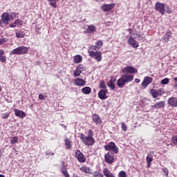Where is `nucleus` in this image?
Masks as SVG:
<instances>
[{"mask_svg": "<svg viewBox=\"0 0 177 177\" xmlns=\"http://www.w3.org/2000/svg\"><path fill=\"white\" fill-rule=\"evenodd\" d=\"M80 139L86 146H93L95 145V138H93V131L88 130L87 136L84 133L80 134Z\"/></svg>", "mask_w": 177, "mask_h": 177, "instance_id": "f257e3e1", "label": "nucleus"}, {"mask_svg": "<svg viewBox=\"0 0 177 177\" xmlns=\"http://www.w3.org/2000/svg\"><path fill=\"white\" fill-rule=\"evenodd\" d=\"M133 81V75L131 74L122 75L121 77L118 80L117 85L118 88H124V86Z\"/></svg>", "mask_w": 177, "mask_h": 177, "instance_id": "f03ea898", "label": "nucleus"}, {"mask_svg": "<svg viewBox=\"0 0 177 177\" xmlns=\"http://www.w3.org/2000/svg\"><path fill=\"white\" fill-rule=\"evenodd\" d=\"M26 53H28V47L26 46H20L11 51V55H26Z\"/></svg>", "mask_w": 177, "mask_h": 177, "instance_id": "7ed1b4c3", "label": "nucleus"}, {"mask_svg": "<svg viewBox=\"0 0 177 177\" xmlns=\"http://www.w3.org/2000/svg\"><path fill=\"white\" fill-rule=\"evenodd\" d=\"M88 54L91 57L95 59L97 62H102V53L100 51L89 50Z\"/></svg>", "mask_w": 177, "mask_h": 177, "instance_id": "20e7f679", "label": "nucleus"}, {"mask_svg": "<svg viewBox=\"0 0 177 177\" xmlns=\"http://www.w3.org/2000/svg\"><path fill=\"white\" fill-rule=\"evenodd\" d=\"M150 93L152 95V97L156 98L158 97V96H162V95L165 93V91H164V88H159L158 90L151 88L150 90Z\"/></svg>", "mask_w": 177, "mask_h": 177, "instance_id": "39448f33", "label": "nucleus"}, {"mask_svg": "<svg viewBox=\"0 0 177 177\" xmlns=\"http://www.w3.org/2000/svg\"><path fill=\"white\" fill-rule=\"evenodd\" d=\"M105 150L107 151H113L115 154H118V147L115 146V143L111 142L109 145L104 146Z\"/></svg>", "mask_w": 177, "mask_h": 177, "instance_id": "423d86ee", "label": "nucleus"}, {"mask_svg": "<svg viewBox=\"0 0 177 177\" xmlns=\"http://www.w3.org/2000/svg\"><path fill=\"white\" fill-rule=\"evenodd\" d=\"M75 156L79 162H85L86 161V158L80 150H76Z\"/></svg>", "mask_w": 177, "mask_h": 177, "instance_id": "0eeeda50", "label": "nucleus"}, {"mask_svg": "<svg viewBox=\"0 0 177 177\" xmlns=\"http://www.w3.org/2000/svg\"><path fill=\"white\" fill-rule=\"evenodd\" d=\"M122 73L124 75L128 74L127 73H129V74H135L138 73V69L133 66H127L122 70Z\"/></svg>", "mask_w": 177, "mask_h": 177, "instance_id": "6e6552de", "label": "nucleus"}, {"mask_svg": "<svg viewBox=\"0 0 177 177\" xmlns=\"http://www.w3.org/2000/svg\"><path fill=\"white\" fill-rule=\"evenodd\" d=\"M156 9L160 15H164V13H165V4L157 2L156 3Z\"/></svg>", "mask_w": 177, "mask_h": 177, "instance_id": "1a4fd4ad", "label": "nucleus"}, {"mask_svg": "<svg viewBox=\"0 0 177 177\" xmlns=\"http://www.w3.org/2000/svg\"><path fill=\"white\" fill-rule=\"evenodd\" d=\"M105 161L108 164H113L114 162V153L113 152H108L105 155Z\"/></svg>", "mask_w": 177, "mask_h": 177, "instance_id": "9d476101", "label": "nucleus"}, {"mask_svg": "<svg viewBox=\"0 0 177 177\" xmlns=\"http://www.w3.org/2000/svg\"><path fill=\"white\" fill-rule=\"evenodd\" d=\"M167 104L170 106V107H177V98L175 97H171L168 99Z\"/></svg>", "mask_w": 177, "mask_h": 177, "instance_id": "9b49d317", "label": "nucleus"}, {"mask_svg": "<svg viewBox=\"0 0 177 177\" xmlns=\"http://www.w3.org/2000/svg\"><path fill=\"white\" fill-rule=\"evenodd\" d=\"M151 82H153V78L149 76H147L144 78V80L142 83V86H144V88H147V86L149 84H151Z\"/></svg>", "mask_w": 177, "mask_h": 177, "instance_id": "f8f14e48", "label": "nucleus"}, {"mask_svg": "<svg viewBox=\"0 0 177 177\" xmlns=\"http://www.w3.org/2000/svg\"><path fill=\"white\" fill-rule=\"evenodd\" d=\"M75 84L77 86H85L86 85V81L80 77H77L75 79Z\"/></svg>", "mask_w": 177, "mask_h": 177, "instance_id": "ddd939ff", "label": "nucleus"}, {"mask_svg": "<svg viewBox=\"0 0 177 177\" xmlns=\"http://www.w3.org/2000/svg\"><path fill=\"white\" fill-rule=\"evenodd\" d=\"M115 5L114 3L111 4H104L101 8L104 12H110V10L114 8Z\"/></svg>", "mask_w": 177, "mask_h": 177, "instance_id": "4468645a", "label": "nucleus"}, {"mask_svg": "<svg viewBox=\"0 0 177 177\" xmlns=\"http://www.w3.org/2000/svg\"><path fill=\"white\" fill-rule=\"evenodd\" d=\"M2 22L4 24H9V21H10V17H9V14L4 12L1 16Z\"/></svg>", "mask_w": 177, "mask_h": 177, "instance_id": "2eb2a0df", "label": "nucleus"}, {"mask_svg": "<svg viewBox=\"0 0 177 177\" xmlns=\"http://www.w3.org/2000/svg\"><path fill=\"white\" fill-rule=\"evenodd\" d=\"M98 97H100L101 100H105L107 97V90H100L98 93Z\"/></svg>", "mask_w": 177, "mask_h": 177, "instance_id": "dca6fc26", "label": "nucleus"}, {"mask_svg": "<svg viewBox=\"0 0 177 177\" xmlns=\"http://www.w3.org/2000/svg\"><path fill=\"white\" fill-rule=\"evenodd\" d=\"M165 106V101H160L152 106V107H153V109H156V110H158V109H164Z\"/></svg>", "mask_w": 177, "mask_h": 177, "instance_id": "f3484780", "label": "nucleus"}, {"mask_svg": "<svg viewBox=\"0 0 177 177\" xmlns=\"http://www.w3.org/2000/svg\"><path fill=\"white\" fill-rule=\"evenodd\" d=\"M15 115L17 117H19V118H24L26 117V114L24 111H20L19 109H14Z\"/></svg>", "mask_w": 177, "mask_h": 177, "instance_id": "a211bd4d", "label": "nucleus"}, {"mask_svg": "<svg viewBox=\"0 0 177 177\" xmlns=\"http://www.w3.org/2000/svg\"><path fill=\"white\" fill-rule=\"evenodd\" d=\"M129 34H131L130 38H132L133 39L139 38L140 37V35H139V33H138V32H136L135 30L130 29Z\"/></svg>", "mask_w": 177, "mask_h": 177, "instance_id": "6ab92c4d", "label": "nucleus"}, {"mask_svg": "<svg viewBox=\"0 0 177 177\" xmlns=\"http://www.w3.org/2000/svg\"><path fill=\"white\" fill-rule=\"evenodd\" d=\"M128 42L129 45H131L133 48H138L139 44H138V41L135 40V39H132V37H129Z\"/></svg>", "mask_w": 177, "mask_h": 177, "instance_id": "aec40b11", "label": "nucleus"}, {"mask_svg": "<svg viewBox=\"0 0 177 177\" xmlns=\"http://www.w3.org/2000/svg\"><path fill=\"white\" fill-rule=\"evenodd\" d=\"M15 35L17 38H24V37H26V30H21L18 32H16Z\"/></svg>", "mask_w": 177, "mask_h": 177, "instance_id": "412c9836", "label": "nucleus"}, {"mask_svg": "<svg viewBox=\"0 0 177 177\" xmlns=\"http://www.w3.org/2000/svg\"><path fill=\"white\" fill-rule=\"evenodd\" d=\"M93 121H94L95 124H98L99 125L102 124V119H100V117H99V115L96 114H94L93 115Z\"/></svg>", "mask_w": 177, "mask_h": 177, "instance_id": "4be33fe9", "label": "nucleus"}, {"mask_svg": "<svg viewBox=\"0 0 177 177\" xmlns=\"http://www.w3.org/2000/svg\"><path fill=\"white\" fill-rule=\"evenodd\" d=\"M103 174L106 177H115V176H114V174H113L107 168L104 169Z\"/></svg>", "mask_w": 177, "mask_h": 177, "instance_id": "5701e85b", "label": "nucleus"}, {"mask_svg": "<svg viewBox=\"0 0 177 177\" xmlns=\"http://www.w3.org/2000/svg\"><path fill=\"white\" fill-rule=\"evenodd\" d=\"M86 31L88 34H92V32H95V31H96V26L94 25H90L88 26Z\"/></svg>", "mask_w": 177, "mask_h": 177, "instance_id": "b1692460", "label": "nucleus"}, {"mask_svg": "<svg viewBox=\"0 0 177 177\" xmlns=\"http://www.w3.org/2000/svg\"><path fill=\"white\" fill-rule=\"evenodd\" d=\"M3 55H5V51L0 50V62H1V63L6 62V57Z\"/></svg>", "mask_w": 177, "mask_h": 177, "instance_id": "393cba45", "label": "nucleus"}, {"mask_svg": "<svg viewBox=\"0 0 177 177\" xmlns=\"http://www.w3.org/2000/svg\"><path fill=\"white\" fill-rule=\"evenodd\" d=\"M163 38H164L165 42H168V41H169V39H171V38H172V34L169 32H167L164 35Z\"/></svg>", "mask_w": 177, "mask_h": 177, "instance_id": "a878e982", "label": "nucleus"}, {"mask_svg": "<svg viewBox=\"0 0 177 177\" xmlns=\"http://www.w3.org/2000/svg\"><path fill=\"white\" fill-rule=\"evenodd\" d=\"M80 171L82 172H84V174H91V168L90 167H82L80 168Z\"/></svg>", "mask_w": 177, "mask_h": 177, "instance_id": "bb28decb", "label": "nucleus"}, {"mask_svg": "<svg viewBox=\"0 0 177 177\" xmlns=\"http://www.w3.org/2000/svg\"><path fill=\"white\" fill-rule=\"evenodd\" d=\"M82 92H83L84 95H89V93L92 92V89L91 88V87L86 86L82 89Z\"/></svg>", "mask_w": 177, "mask_h": 177, "instance_id": "cd10ccee", "label": "nucleus"}, {"mask_svg": "<svg viewBox=\"0 0 177 177\" xmlns=\"http://www.w3.org/2000/svg\"><path fill=\"white\" fill-rule=\"evenodd\" d=\"M82 71H84V70H80V68H76L73 74L74 77H80V75H81V73H82Z\"/></svg>", "mask_w": 177, "mask_h": 177, "instance_id": "c85d7f7f", "label": "nucleus"}, {"mask_svg": "<svg viewBox=\"0 0 177 177\" xmlns=\"http://www.w3.org/2000/svg\"><path fill=\"white\" fill-rule=\"evenodd\" d=\"M49 1V4L52 8H57V2L60 0H48Z\"/></svg>", "mask_w": 177, "mask_h": 177, "instance_id": "c756f323", "label": "nucleus"}, {"mask_svg": "<svg viewBox=\"0 0 177 177\" xmlns=\"http://www.w3.org/2000/svg\"><path fill=\"white\" fill-rule=\"evenodd\" d=\"M75 63H81L82 62V57L80 55H77L74 57Z\"/></svg>", "mask_w": 177, "mask_h": 177, "instance_id": "7c9ffc66", "label": "nucleus"}, {"mask_svg": "<svg viewBox=\"0 0 177 177\" xmlns=\"http://www.w3.org/2000/svg\"><path fill=\"white\" fill-rule=\"evenodd\" d=\"M153 152H150L147 156V162H151L153 161Z\"/></svg>", "mask_w": 177, "mask_h": 177, "instance_id": "2f4dec72", "label": "nucleus"}, {"mask_svg": "<svg viewBox=\"0 0 177 177\" xmlns=\"http://www.w3.org/2000/svg\"><path fill=\"white\" fill-rule=\"evenodd\" d=\"M107 85L109 88H111V89H112V91H113V89H115V86H114V81H113V79H111L109 81V82H108Z\"/></svg>", "mask_w": 177, "mask_h": 177, "instance_id": "473e14b6", "label": "nucleus"}, {"mask_svg": "<svg viewBox=\"0 0 177 177\" xmlns=\"http://www.w3.org/2000/svg\"><path fill=\"white\" fill-rule=\"evenodd\" d=\"M64 142L67 149H71V142L68 140V138H66Z\"/></svg>", "mask_w": 177, "mask_h": 177, "instance_id": "72a5a7b5", "label": "nucleus"}, {"mask_svg": "<svg viewBox=\"0 0 177 177\" xmlns=\"http://www.w3.org/2000/svg\"><path fill=\"white\" fill-rule=\"evenodd\" d=\"M100 88H101V89L102 90H107L106 88V84H104V82L103 80H101L100 82Z\"/></svg>", "mask_w": 177, "mask_h": 177, "instance_id": "f704fd0d", "label": "nucleus"}, {"mask_svg": "<svg viewBox=\"0 0 177 177\" xmlns=\"http://www.w3.org/2000/svg\"><path fill=\"white\" fill-rule=\"evenodd\" d=\"M162 85H167V84H169V78H165L161 80Z\"/></svg>", "mask_w": 177, "mask_h": 177, "instance_id": "c9c22d12", "label": "nucleus"}, {"mask_svg": "<svg viewBox=\"0 0 177 177\" xmlns=\"http://www.w3.org/2000/svg\"><path fill=\"white\" fill-rule=\"evenodd\" d=\"M121 125H122V131H124V132H127V131H128V127H127V124H125V123L124 122H122Z\"/></svg>", "mask_w": 177, "mask_h": 177, "instance_id": "e433bc0d", "label": "nucleus"}, {"mask_svg": "<svg viewBox=\"0 0 177 177\" xmlns=\"http://www.w3.org/2000/svg\"><path fill=\"white\" fill-rule=\"evenodd\" d=\"M19 140V138L17 137H13L10 142L12 145H15V143H17V141Z\"/></svg>", "mask_w": 177, "mask_h": 177, "instance_id": "4c0bfd02", "label": "nucleus"}, {"mask_svg": "<svg viewBox=\"0 0 177 177\" xmlns=\"http://www.w3.org/2000/svg\"><path fill=\"white\" fill-rule=\"evenodd\" d=\"M100 48H98L97 46L95 45V46H92L91 48H90V50H93L94 52H97V50H99Z\"/></svg>", "mask_w": 177, "mask_h": 177, "instance_id": "58836bf2", "label": "nucleus"}, {"mask_svg": "<svg viewBox=\"0 0 177 177\" xmlns=\"http://www.w3.org/2000/svg\"><path fill=\"white\" fill-rule=\"evenodd\" d=\"M63 175L65 176V177H70V174H68V172L67 171V169H64V170H61Z\"/></svg>", "mask_w": 177, "mask_h": 177, "instance_id": "ea45409f", "label": "nucleus"}, {"mask_svg": "<svg viewBox=\"0 0 177 177\" xmlns=\"http://www.w3.org/2000/svg\"><path fill=\"white\" fill-rule=\"evenodd\" d=\"M119 177H127V173L124 171H121L118 174Z\"/></svg>", "mask_w": 177, "mask_h": 177, "instance_id": "a19ab883", "label": "nucleus"}, {"mask_svg": "<svg viewBox=\"0 0 177 177\" xmlns=\"http://www.w3.org/2000/svg\"><path fill=\"white\" fill-rule=\"evenodd\" d=\"M95 45L97 46V47L98 48L100 49V48H102V46H103V41H97V43L95 44Z\"/></svg>", "mask_w": 177, "mask_h": 177, "instance_id": "79ce46f5", "label": "nucleus"}, {"mask_svg": "<svg viewBox=\"0 0 177 177\" xmlns=\"http://www.w3.org/2000/svg\"><path fill=\"white\" fill-rule=\"evenodd\" d=\"M93 177H103V174L99 171H95L93 174Z\"/></svg>", "mask_w": 177, "mask_h": 177, "instance_id": "37998d69", "label": "nucleus"}, {"mask_svg": "<svg viewBox=\"0 0 177 177\" xmlns=\"http://www.w3.org/2000/svg\"><path fill=\"white\" fill-rule=\"evenodd\" d=\"M64 169H67V165L64 162V161L62 162V169L61 171H64Z\"/></svg>", "mask_w": 177, "mask_h": 177, "instance_id": "c03bdc74", "label": "nucleus"}, {"mask_svg": "<svg viewBox=\"0 0 177 177\" xmlns=\"http://www.w3.org/2000/svg\"><path fill=\"white\" fill-rule=\"evenodd\" d=\"M18 14L16 12H12L10 14V17L11 19H16V17H17Z\"/></svg>", "mask_w": 177, "mask_h": 177, "instance_id": "a18cd8bd", "label": "nucleus"}, {"mask_svg": "<svg viewBox=\"0 0 177 177\" xmlns=\"http://www.w3.org/2000/svg\"><path fill=\"white\" fill-rule=\"evenodd\" d=\"M15 24H17L18 26H23V21H21L20 19L15 20Z\"/></svg>", "mask_w": 177, "mask_h": 177, "instance_id": "49530a36", "label": "nucleus"}, {"mask_svg": "<svg viewBox=\"0 0 177 177\" xmlns=\"http://www.w3.org/2000/svg\"><path fill=\"white\" fill-rule=\"evenodd\" d=\"M9 118V113H3L1 117L3 120H6V118Z\"/></svg>", "mask_w": 177, "mask_h": 177, "instance_id": "de8ad7c7", "label": "nucleus"}, {"mask_svg": "<svg viewBox=\"0 0 177 177\" xmlns=\"http://www.w3.org/2000/svg\"><path fill=\"white\" fill-rule=\"evenodd\" d=\"M162 171H163L165 176H168V173H169L168 169H167L166 167L162 168Z\"/></svg>", "mask_w": 177, "mask_h": 177, "instance_id": "09e8293b", "label": "nucleus"}, {"mask_svg": "<svg viewBox=\"0 0 177 177\" xmlns=\"http://www.w3.org/2000/svg\"><path fill=\"white\" fill-rule=\"evenodd\" d=\"M39 100H45V95L43 94H39Z\"/></svg>", "mask_w": 177, "mask_h": 177, "instance_id": "8fccbe9b", "label": "nucleus"}, {"mask_svg": "<svg viewBox=\"0 0 177 177\" xmlns=\"http://www.w3.org/2000/svg\"><path fill=\"white\" fill-rule=\"evenodd\" d=\"M172 140H173L174 143H175V145H177V136H173Z\"/></svg>", "mask_w": 177, "mask_h": 177, "instance_id": "3c124183", "label": "nucleus"}, {"mask_svg": "<svg viewBox=\"0 0 177 177\" xmlns=\"http://www.w3.org/2000/svg\"><path fill=\"white\" fill-rule=\"evenodd\" d=\"M46 156H55V153L50 152L49 151H46Z\"/></svg>", "mask_w": 177, "mask_h": 177, "instance_id": "603ef678", "label": "nucleus"}, {"mask_svg": "<svg viewBox=\"0 0 177 177\" xmlns=\"http://www.w3.org/2000/svg\"><path fill=\"white\" fill-rule=\"evenodd\" d=\"M77 68H80V70H83V71H85V66H82V65H79Z\"/></svg>", "mask_w": 177, "mask_h": 177, "instance_id": "864d4df0", "label": "nucleus"}, {"mask_svg": "<svg viewBox=\"0 0 177 177\" xmlns=\"http://www.w3.org/2000/svg\"><path fill=\"white\" fill-rule=\"evenodd\" d=\"M16 26H17V24H16V21H15V23L13 24H10V27L11 28H15L16 27Z\"/></svg>", "mask_w": 177, "mask_h": 177, "instance_id": "5fc2aeb1", "label": "nucleus"}, {"mask_svg": "<svg viewBox=\"0 0 177 177\" xmlns=\"http://www.w3.org/2000/svg\"><path fill=\"white\" fill-rule=\"evenodd\" d=\"M2 44H5V39H0V45H2Z\"/></svg>", "mask_w": 177, "mask_h": 177, "instance_id": "6e6d98bb", "label": "nucleus"}, {"mask_svg": "<svg viewBox=\"0 0 177 177\" xmlns=\"http://www.w3.org/2000/svg\"><path fill=\"white\" fill-rule=\"evenodd\" d=\"M174 81H175L176 82H177V77H174ZM174 88H175L176 89H177V84H174Z\"/></svg>", "mask_w": 177, "mask_h": 177, "instance_id": "4d7b16f0", "label": "nucleus"}, {"mask_svg": "<svg viewBox=\"0 0 177 177\" xmlns=\"http://www.w3.org/2000/svg\"><path fill=\"white\" fill-rule=\"evenodd\" d=\"M140 82V80H139V79H135V82H136L137 84L138 83V82Z\"/></svg>", "mask_w": 177, "mask_h": 177, "instance_id": "13d9d810", "label": "nucleus"}, {"mask_svg": "<svg viewBox=\"0 0 177 177\" xmlns=\"http://www.w3.org/2000/svg\"><path fill=\"white\" fill-rule=\"evenodd\" d=\"M151 165V162H147V167H150Z\"/></svg>", "mask_w": 177, "mask_h": 177, "instance_id": "bf43d9fd", "label": "nucleus"}, {"mask_svg": "<svg viewBox=\"0 0 177 177\" xmlns=\"http://www.w3.org/2000/svg\"><path fill=\"white\" fill-rule=\"evenodd\" d=\"M0 177H4L3 175L2 174H0Z\"/></svg>", "mask_w": 177, "mask_h": 177, "instance_id": "052dcab7", "label": "nucleus"}, {"mask_svg": "<svg viewBox=\"0 0 177 177\" xmlns=\"http://www.w3.org/2000/svg\"><path fill=\"white\" fill-rule=\"evenodd\" d=\"M95 1H97V0H95Z\"/></svg>", "mask_w": 177, "mask_h": 177, "instance_id": "680f3d73", "label": "nucleus"}, {"mask_svg": "<svg viewBox=\"0 0 177 177\" xmlns=\"http://www.w3.org/2000/svg\"><path fill=\"white\" fill-rule=\"evenodd\" d=\"M0 24H1V22H0Z\"/></svg>", "mask_w": 177, "mask_h": 177, "instance_id": "e2e57ef3", "label": "nucleus"}, {"mask_svg": "<svg viewBox=\"0 0 177 177\" xmlns=\"http://www.w3.org/2000/svg\"><path fill=\"white\" fill-rule=\"evenodd\" d=\"M0 157H1V155H0Z\"/></svg>", "mask_w": 177, "mask_h": 177, "instance_id": "0e129e2a", "label": "nucleus"}]
</instances>
